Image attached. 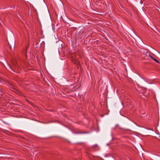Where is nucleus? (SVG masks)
<instances>
[{"label": "nucleus", "instance_id": "1", "mask_svg": "<svg viewBox=\"0 0 160 160\" xmlns=\"http://www.w3.org/2000/svg\"><path fill=\"white\" fill-rule=\"evenodd\" d=\"M150 57L155 62L158 63H159V61L155 59V58H153V57H152V56H151L150 55Z\"/></svg>", "mask_w": 160, "mask_h": 160}, {"label": "nucleus", "instance_id": "2", "mask_svg": "<svg viewBox=\"0 0 160 160\" xmlns=\"http://www.w3.org/2000/svg\"><path fill=\"white\" fill-rule=\"evenodd\" d=\"M142 0H141L140 1V3L141 4L142 3Z\"/></svg>", "mask_w": 160, "mask_h": 160}]
</instances>
